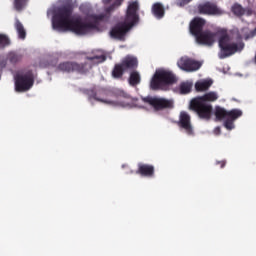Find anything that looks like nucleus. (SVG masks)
Segmentation results:
<instances>
[{"label":"nucleus","mask_w":256,"mask_h":256,"mask_svg":"<svg viewBox=\"0 0 256 256\" xmlns=\"http://www.w3.org/2000/svg\"><path fill=\"white\" fill-rule=\"evenodd\" d=\"M79 11L85 17L92 19V22H83L81 18L71 19L73 8L71 6H64L58 10V13L53 19V29H57L58 31H72L76 35H87V33L99 29L100 21H107L109 19V16L105 14L91 15L93 8L89 4L80 5Z\"/></svg>","instance_id":"obj_1"},{"label":"nucleus","mask_w":256,"mask_h":256,"mask_svg":"<svg viewBox=\"0 0 256 256\" xmlns=\"http://www.w3.org/2000/svg\"><path fill=\"white\" fill-rule=\"evenodd\" d=\"M139 2H130L127 10L125 19L122 22H118L110 30V37L112 39H118L119 41H125V35L139 23Z\"/></svg>","instance_id":"obj_2"},{"label":"nucleus","mask_w":256,"mask_h":256,"mask_svg":"<svg viewBox=\"0 0 256 256\" xmlns=\"http://www.w3.org/2000/svg\"><path fill=\"white\" fill-rule=\"evenodd\" d=\"M219 99V94L217 92H208L203 96H198L191 100L190 109L194 111L200 119L209 121L213 113V105Z\"/></svg>","instance_id":"obj_3"},{"label":"nucleus","mask_w":256,"mask_h":256,"mask_svg":"<svg viewBox=\"0 0 256 256\" xmlns=\"http://www.w3.org/2000/svg\"><path fill=\"white\" fill-rule=\"evenodd\" d=\"M218 46L220 48V59H227V57H231V55H235V53H241V51L245 49V43L243 40H235V38L228 33L220 35L218 39Z\"/></svg>","instance_id":"obj_4"},{"label":"nucleus","mask_w":256,"mask_h":256,"mask_svg":"<svg viewBox=\"0 0 256 256\" xmlns=\"http://www.w3.org/2000/svg\"><path fill=\"white\" fill-rule=\"evenodd\" d=\"M87 95L89 99H94V101H99L100 103H106V105H113V101L109 98L123 97L124 99H129V94L123 90H113L109 88H99L98 90L90 89L87 90Z\"/></svg>","instance_id":"obj_5"},{"label":"nucleus","mask_w":256,"mask_h":256,"mask_svg":"<svg viewBox=\"0 0 256 256\" xmlns=\"http://www.w3.org/2000/svg\"><path fill=\"white\" fill-rule=\"evenodd\" d=\"M216 121H224V127L228 131L235 129V121L239 117H243V111L241 109L227 110L221 106H216L214 110Z\"/></svg>","instance_id":"obj_6"},{"label":"nucleus","mask_w":256,"mask_h":256,"mask_svg":"<svg viewBox=\"0 0 256 256\" xmlns=\"http://www.w3.org/2000/svg\"><path fill=\"white\" fill-rule=\"evenodd\" d=\"M177 79L175 75L167 70H157L150 82V89L157 91L165 85H173Z\"/></svg>","instance_id":"obj_7"},{"label":"nucleus","mask_w":256,"mask_h":256,"mask_svg":"<svg viewBox=\"0 0 256 256\" xmlns=\"http://www.w3.org/2000/svg\"><path fill=\"white\" fill-rule=\"evenodd\" d=\"M34 84L35 76H33V71L31 70L24 74H17L15 76V90L18 93H25V91H29Z\"/></svg>","instance_id":"obj_8"},{"label":"nucleus","mask_w":256,"mask_h":256,"mask_svg":"<svg viewBox=\"0 0 256 256\" xmlns=\"http://www.w3.org/2000/svg\"><path fill=\"white\" fill-rule=\"evenodd\" d=\"M93 68L92 64L87 62L77 63V62H62L58 65V71H62L63 73H80L84 75L85 73H89V70Z\"/></svg>","instance_id":"obj_9"},{"label":"nucleus","mask_w":256,"mask_h":256,"mask_svg":"<svg viewBox=\"0 0 256 256\" xmlns=\"http://www.w3.org/2000/svg\"><path fill=\"white\" fill-rule=\"evenodd\" d=\"M142 103L154 108V111H163V109H173V100L160 98L157 96L141 97Z\"/></svg>","instance_id":"obj_10"},{"label":"nucleus","mask_w":256,"mask_h":256,"mask_svg":"<svg viewBox=\"0 0 256 256\" xmlns=\"http://www.w3.org/2000/svg\"><path fill=\"white\" fill-rule=\"evenodd\" d=\"M202 65L203 64L201 62L189 57H181L177 62V66L179 67V69H181L182 71H186L187 73L199 71Z\"/></svg>","instance_id":"obj_11"},{"label":"nucleus","mask_w":256,"mask_h":256,"mask_svg":"<svg viewBox=\"0 0 256 256\" xmlns=\"http://www.w3.org/2000/svg\"><path fill=\"white\" fill-rule=\"evenodd\" d=\"M197 10L200 15H223V10H221V8H219L215 2L211 1L200 3L197 6Z\"/></svg>","instance_id":"obj_12"},{"label":"nucleus","mask_w":256,"mask_h":256,"mask_svg":"<svg viewBox=\"0 0 256 256\" xmlns=\"http://www.w3.org/2000/svg\"><path fill=\"white\" fill-rule=\"evenodd\" d=\"M217 33L212 32L211 30H204L200 35L196 36V42L199 45H206L207 47L213 46L215 43V38Z\"/></svg>","instance_id":"obj_13"},{"label":"nucleus","mask_w":256,"mask_h":256,"mask_svg":"<svg viewBox=\"0 0 256 256\" xmlns=\"http://www.w3.org/2000/svg\"><path fill=\"white\" fill-rule=\"evenodd\" d=\"M178 126L180 129H184L187 135H193V125H191V116L183 111L180 113Z\"/></svg>","instance_id":"obj_14"},{"label":"nucleus","mask_w":256,"mask_h":256,"mask_svg":"<svg viewBox=\"0 0 256 256\" xmlns=\"http://www.w3.org/2000/svg\"><path fill=\"white\" fill-rule=\"evenodd\" d=\"M205 19L203 18H194L190 23V33L197 37L203 33V27H205Z\"/></svg>","instance_id":"obj_15"},{"label":"nucleus","mask_w":256,"mask_h":256,"mask_svg":"<svg viewBox=\"0 0 256 256\" xmlns=\"http://www.w3.org/2000/svg\"><path fill=\"white\" fill-rule=\"evenodd\" d=\"M136 174L141 175V177H155V166L150 164L139 163L138 169L136 170Z\"/></svg>","instance_id":"obj_16"},{"label":"nucleus","mask_w":256,"mask_h":256,"mask_svg":"<svg viewBox=\"0 0 256 256\" xmlns=\"http://www.w3.org/2000/svg\"><path fill=\"white\" fill-rule=\"evenodd\" d=\"M125 71H134L139 65L137 58L132 56H126L120 63Z\"/></svg>","instance_id":"obj_17"},{"label":"nucleus","mask_w":256,"mask_h":256,"mask_svg":"<svg viewBox=\"0 0 256 256\" xmlns=\"http://www.w3.org/2000/svg\"><path fill=\"white\" fill-rule=\"evenodd\" d=\"M86 60L91 61L92 65H99V63H105V61H107V56L103 52L97 50L92 52V56H86Z\"/></svg>","instance_id":"obj_18"},{"label":"nucleus","mask_w":256,"mask_h":256,"mask_svg":"<svg viewBox=\"0 0 256 256\" xmlns=\"http://www.w3.org/2000/svg\"><path fill=\"white\" fill-rule=\"evenodd\" d=\"M14 29L16 33H18V39H25L27 37V31L25 30V26L19 20V18H15Z\"/></svg>","instance_id":"obj_19"},{"label":"nucleus","mask_w":256,"mask_h":256,"mask_svg":"<svg viewBox=\"0 0 256 256\" xmlns=\"http://www.w3.org/2000/svg\"><path fill=\"white\" fill-rule=\"evenodd\" d=\"M152 13L157 17V19H163L165 16V9L161 3H155L152 7Z\"/></svg>","instance_id":"obj_20"},{"label":"nucleus","mask_w":256,"mask_h":256,"mask_svg":"<svg viewBox=\"0 0 256 256\" xmlns=\"http://www.w3.org/2000/svg\"><path fill=\"white\" fill-rule=\"evenodd\" d=\"M212 85H213V80H204L201 82H196L195 89L198 92L208 91L209 87H211Z\"/></svg>","instance_id":"obj_21"},{"label":"nucleus","mask_w":256,"mask_h":256,"mask_svg":"<svg viewBox=\"0 0 256 256\" xmlns=\"http://www.w3.org/2000/svg\"><path fill=\"white\" fill-rule=\"evenodd\" d=\"M124 73H125V68L120 63L115 64L112 70V77L114 79H123Z\"/></svg>","instance_id":"obj_22"},{"label":"nucleus","mask_w":256,"mask_h":256,"mask_svg":"<svg viewBox=\"0 0 256 256\" xmlns=\"http://www.w3.org/2000/svg\"><path fill=\"white\" fill-rule=\"evenodd\" d=\"M7 59L9 63L16 65V63H20V61L23 60V55L16 52H10L7 56Z\"/></svg>","instance_id":"obj_23"},{"label":"nucleus","mask_w":256,"mask_h":256,"mask_svg":"<svg viewBox=\"0 0 256 256\" xmlns=\"http://www.w3.org/2000/svg\"><path fill=\"white\" fill-rule=\"evenodd\" d=\"M139 83H141V76L139 75V72H131L129 77V84L132 85V87H135V85H139Z\"/></svg>","instance_id":"obj_24"},{"label":"nucleus","mask_w":256,"mask_h":256,"mask_svg":"<svg viewBox=\"0 0 256 256\" xmlns=\"http://www.w3.org/2000/svg\"><path fill=\"white\" fill-rule=\"evenodd\" d=\"M193 87V84L189 82H183L180 84V93L181 95H187L188 93H191V89Z\"/></svg>","instance_id":"obj_25"},{"label":"nucleus","mask_w":256,"mask_h":256,"mask_svg":"<svg viewBox=\"0 0 256 256\" xmlns=\"http://www.w3.org/2000/svg\"><path fill=\"white\" fill-rule=\"evenodd\" d=\"M232 13L237 17H243L245 15V9L240 4H234L232 6Z\"/></svg>","instance_id":"obj_26"},{"label":"nucleus","mask_w":256,"mask_h":256,"mask_svg":"<svg viewBox=\"0 0 256 256\" xmlns=\"http://www.w3.org/2000/svg\"><path fill=\"white\" fill-rule=\"evenodd\" d=\"M11 45V40L8 35L0 34V49H5V47H9Z\"/></svg>","instance_id":"obj_27"},{"label":"nucleus","mask_w":256,"mask_h":256,"mask_svg":"<svg viewBox=\"0 0 256 256\" xmlns=\"http://www.w3.org/2000/svg\"><path fill=\"white\" fill-rule=\"evenodd\" d=\"M123 1L124 0H115V2L106 9V13H113V11L117 9V7H121V5H123Z\"/></svg>","instance_id":"obj_28"},{"label":"nucleus","mask_w":256,"mask_h":256,"mask_svg":"<svg viewBox=\"0 0 256 256\" xmlns=\"http://www.w3.org/2000/svg\"><path fill=\"white\" fill-rule=\"evenodd\" d=\"M27 5V0H15L14 8L16 11H23V8Z\"/></svg>","instance_id":"obj_29"},{"label":"nucleus","mask_w":256,"mask_h":256,"mask_svg":"<svg viewBox=\"0 0 256 256\" xmlns=\"http://www.w3.org/2000/svg\"><path fill=\"white\" fill-rule=\"evenodd\" d=\"M216 165H220V168L223 169L227 165V161L225 160L216 161Z\"/></svg>","instance_id":"obj_30"},{"label":"nucleus","mask_w":256,"mask_h":256,"mask_svg":"<svg viewBox=\"0 0 256 256\" xmlns=\"http://www.w3.org/2000/svg\"><path fill=\"white\" fill-rule=\"evenodd\" d=\"M7 67V60H0V69Z\"/></svg>","instance_id":"obj_31"},{"label":"nucleus","mask_w":256,"mask_h":256,"mask_svg":"<svg viewBox=\"0 0 256 256\" xmlns=\"http://www.w3.org/2000/svg\"><path fill=\"white\" fill-rule=\"evenodd\" d=\"M214 133H215V135H221V128L220 127H216L214 129Z\"/></svg>","instance_id":"obj_32"}]
</instances>
